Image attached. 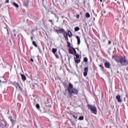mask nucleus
Instances as JSON below:
<instances>
[{
  "instance_id": "f257e3e1",
  "label": "nucleus",
  "mask_w": 128,
  "mask_h": 128,
  "mask_svg": "<svg viewBox=\"0 0 128 128\" xmlns=\"http://www.w3.org/2000/svg\"><path fill=\"white\" fill-rule=\"evenodd\" d=\"M66 90L68 92L70 98H72L74 94L78 95V90L76 88H74V86L72 83L68 84V87L65 90V91L66 92Z\"/></svg>"
},
{
  "instance_id": "f03ea898",
  "label": "nucleus",
  "mask_w": 128,
  "mask_h": 128,
  "mask_svg": "<svg viewBox=\"0 0 128 128\" xmlns=\"http://www.w3.org/2000/svg\"><path fill=\"white\" fill-rule=\"evenodd\" d=\"M115 60L118 64H120L121 66H126L128 64V60L126 58V56H120L118 58H116Z\"/></svg>"
},
{
  "instance_id": "7ed1b4c3",
  "label": "nucleus",
  "mask_w": 128,
  "mask_h": 128,
  "mask_svg": "<svg viewBox=\"0 0 128 128\" xmlns=\"http://www.w3.org/2000/svg\"><path fill=\"white\" fill-rule=\"evenodd\" d=\"M87 106L92 114H98V111L96 106L88 104Z\"/></svg>"
},
{
  "instance_id": "20e7f679",
  "label": "nucleus",
  "mask_w": 128,
  "mask_h": 128,
  "mask_svg": "<svg viewBox=\"0 0 128 128\" xmlns=\"http://www.w3.org/2000/svg\"><path fill=\"white\" fill-rule=\"evenodd\" d=\"M68 52L71 54H76V48H74V47H70L69 48Z\"/></svg>"
},
{
  "instance_id": "39448f33",
  "label": "nucleus",
  "mask_w": 128,
  "mask_h": 128,
  "mask_svg": "<svg viewBox=\"0 0 128 128\" xmlns=\"http://www.w3.org/2000/svg\"><path fill=\"white\" fill-rule=\"evenodd\" d=\"M12 84L16 88H19L20 90H22V88L20 86V84L18 82H14L12 83Z\"/></svg>"
},
{
  "instance_id": "423d86ee",
  "label": "nucleus",
  "mask_w": 128,
  "mask_h": 128,
  "mask_svg": "<svg viewBox=\"0 0 128 128\" xmlns=\"http://www.w3.org/2000/svg\"><path fill=\"white\" fill-rule=\"evenodd\" d=\"M28 4H30V0H26L23 2V6L26 8H28Z\"/></svg>"
},
{
  "instance_id": "0eeeda50",
  "label": "nucleus",
  "mask_w": 128,
  "mask_h": 128,
  "mask_svg": "<svg viewBox=\"0 0 128 128\" xmlns=\"http://www.w3.org/2000/svg\"><path fill=\"white\" fill-rule=\"evenodd\" d=\"M56 30L58 34H64V30L63 28H60L59 30Z\"/></svg>"
},
{
  "instance_id": "6e6552de",
  "label": "nucleus",
  "mask_w": 128,
  "mask_h": 128,
  "mask_svg": "<svg viewBox=\"0 0 128 128\" xmlns=\"http://www.w3.org/2000/svg\"><path fill=\"white\" fill-rule=\"evenodd\" d=\"M88 67L85 68H84V76H88Z\"/></svg>"
},
{
  "instance_id": "1a4fd4ad",
  "label": "nucleus",
  "mask_w": 128,
  "mask_h": 128,
  "mask_svg": "<svg viewBox=\"0 0 128 128\" xmlns=\"http://www.w3.org/2000/svg\"><path fill=\"white\" fill-rule=\"evenodd\" d=\"M116 100H118V102H122V100L120 98V95H117L116 96Z\"/></svg>"
},
{
  "instance_id": "9d476101",
  "label": "nucleus",
  "mask_w": 128,
  "mask_h": 128,
  "mask_svg": "<svg viewBox=\"0 0 128 128\" xmlns=\"http://www.w3.org/2000/svg\"><path fill=\"white\" fill-rule=\"evenodd\" d=\"M21 78L23 82H25V80H26V75L24 74H21Z\"/></svg>"
},
{
  "instance_id": "9b49d317",
  "label": "nucleus",
  "mask_w": 128,
  "mask_h": 128,
  "mask_svg": "<svg viewBox=\"0 0 128 128\" xmlns=\"http://www.w3.org/2000/svg\"><path fill=\"white\" fill-rule=\"evenodd\" d=\"M104 66L106 68H110V62H106L104 64Z\"/></svg>"
},
{
  "instance_id": "f8f14e48",
  "label": "nucleus",
  "mask_w": 128,
  "mask_h": 128,
  "mask_svg": "<svg viewBox=\"0 0 128 128\" xmlns=\"http://www.w3.org/2000/svg\"><path fill=\"white\" fill-rule=\"evenodd\" d=\"M76 38L78 40V44L80 46V38L78 36H76Z\"/></svg>"
},
{
  "instance_id": "ddd939ff",
  "label": "nucleus",
  "mask_w": 128,
  "mask_h": 128,
  "mask_svg": "<svg viewBox=\"0 0 128 128\" xmlns=\"http://www.w3.org/2000/svg\"><path fill=\"white\" fill-rule=\"evenodd\" d=\"M64 36L66 40V42H68V33H64Z\"/></svg>"
},
{
  "instance_id": "4468645a",
  "label": "nucleus",
  "mask_w": 128,
  "mask_h": 128,
  "mask_svg": "<svg viewBox=\"0 0 128 128\" xmlns=\"http://www.w3.org/2000/svg\"><path fill=\"white\" fill-rule=\"evenodd\" d=\"M74 60L76 64H80V60L78 59V58H74Z\"/></svg>"
},
{
  "instance_id": "2eb2a0df",
  "label": "nucleus",
  "mask_w": 128,
  "mask_h": 128,
  "mask_svg": "<svg viewBox=\"0 0 128 128\" xmlns=\"http://www.w3.org/2000/svg\"><path fill=\"white\" fill-rule=\"evenodd\" d=\"M8 118L10 120V122H12V124H14L16 121L12 119V116H9Z\"/></svg>"
},
{
  "instance_id": "dca6fc26",
  "label": "nucleus",
  "mask_w": 128,
  "mask_h": 128,
  "mask_svg": "<svg viewBox=\"0 0 128 128\" xmlns=\"http://www.w3.org/2000/svg\"><path fill=\"white\" fill-rule=\"evenodd\" d=\"M73 56H75L76 57H74V58H80V55L76 53V54H73Z\"/></svg>"
},
{
  "instance_id": "f3484780",
  "label": "nucleus",
  "mask_w": 128,
  "mask_h": 128,
  "mask_svg": "<svg viewBox=\"0 0 128 128\" xmlns=\"http://www.w3.org/2000/svg\"><path fill=\"white\" fill-rule=\"evenodd\" d=\"M68 36H69V38H72V32H70V30H68Z\"/></svg>"
},
{
  "instance_id": "a211bd4d",
  "label": "nucleus",
  "mask_w": 128,
  "mask_h": 128,
  "mask_svg": "<svg viewBox=\"0 0 128 128\" xmlns=\"http://www.w3.org/2000/svg\"><path fill=\"white\" fill-rule=\"evenodd\" d=\"M63 86L64 88H68V84L66 82H63Z\"/></svg>"
},
{
  "instance_id": "6ab92c4d",
  "label": "nucleus",
  "mask_w": 128,
  "mask_h": 128,
  "mask_svg": "<svg viewBox=\"0 0 128 128\" xmlns=\"http://www.w3.org/2000/svg\"><path fill=\"white\" fill-rule=\"evenodd\" d=\"M57 50H58V49H56V48H53L52 49V53L54 54H56V52Z\"/></svg>"
},
{
  "instance_id": "aec40b11",
  "label": "nucleus",
  "mask_w": 128,
  "mask_h": 128,
  "mask_svg": "<svg viewBox=\"0 0 128 128\" xmlns=\"http://www.w3.org/2000/svg\"><path fill=\"white\" fill-rule=\"evenodd\" d=\"M12 5L14 6H15V8H18V6H19L18 5V4H16L14 2L12 3Z\"/></svg>"
},
{
  "instance_id": "412c9836",
  "label": "nucleus",
  "mask_w": 128,
  "mask_h": 128,
  "mask_svg": "<svg viewBox=\"0 0 128 128\" xmlns=\"http://www.w3.org/2000/svg\"><path fill=\"white\" fill-rule=\"evenodd\" d=\"M86 16L87 18H90V15L89 14L88 12H86Z\"/></svg>"
},
{
  "instance_id": "4be33fe9",
  "label": "nucleus",
  "mask_w": 128,
  "mask_h": 128,
  "mask_svg": "<svg viewBox=\"0 0 128 128\" xmlns=\"http://www.w3.org/2000/svg\"><path fill=\"white\" fill-rule=\"evenodd\" d=\"M67 44H68V47L69 48H72V46H70V42L68 41H67Z\"/></svg>"
},
{
  "instance_id": "5701e85b",
  "label": "nucleus",
  "mask_w": 128,
  "mask_h": 128,
  "mask_svg": "<svg viewBox=\"0 0 128 128\" xmlns=\"http://www.w3.org/2000/svg\"><path fill=\"white\" fill-rule=\"evenodd\" d=\"M32 44L33 46H35L36 48H38V44H36V42L34 41L32 42Z\"/></svg>"
},
{
  "instance_id": "b1692460",
  "label": "nucleus",
  "mask_w": 128,
  "mask_h": 128,
  "mask_svg": "<svg viewBox=\"0 0 128 128\" xmlns=\"http://www.w3.org/2000/svg\"><path fill=\"white\" fill-rule=\"evenodd\" d=\"M88 58L85 57V58H84V62H88Z\"/></svg>"
},
{
  "instance_id": "393cba45",
  "label": "nucleus",
  "mask_w": 128,
  "mask_h": 128,
  "mask_svg": "<svg viewBox=\"0 0 128 128\" xmlns=\"http://www.w3.org/2000/svg\"><path fill=\"white\" fill-rule=\"evenodd\" d=\"M80 120H84V116H80L78 118Z\"/></svg>"
},
{
  "instance_id": "a878e982",
  "label": "nucleus",
  "mask_w": 128,
  "mask_h": 128,
  "mask_svg": "<svg viewBox=\"0 0 128 128\" xmlns=\"http://www.w3.org/2000/svg\"><path fill=\"white\" fill-rule=\"evenodd\" d=\"M79 30H80V28H78V27H76L74 28L75 32H78Z\"/></svg>"
},
{
  "instance_id": "bb28decb",
  "label": "nucleus",
  "mask_w": 128,
  "mask_h": 128,
  "mask_svg": "<svg viewBox=\"0 0 128 128\" xmlns=\"http://www.w3.org/2000/svg\"><path fill=\"white\" fill-rule=\"evenodd\" d=\"M36 108H38V110H40V104H36Z\"/></svg>"
},
{
  "instance_id": "cd10ccee",
  "label": "nucleus",
  "mask_w": 128,
  "mask_h": 128,
  "mask_svg": "<svg viewBox=\"0 0 128 128\" xmlns=\"http://www.w3.org/2000/svg\"><path fill=\"white\" fill-rule=\"evenodd\" d=\"M70 122H71L72 126H76V123H74L72 120H70Z\"/></svg>"
},
{
  "instance_id": "c85d7f7f",
  "label": "nucleus",
  "mask_w": 128,
  "mask_h": 128,
  "mask_svg": "<svg viewBox=\"0 0 128 128\" xmlns=\"http://www.w3.org/2000/svg\"><path fill=\"white\" fill-rule=\"evenodd\" d=\"M56 58H60V57L58 56V54L55 53V54H54Z\"/></svg>"
},
{
  "instance_id": "c756f323",
  "label": "nucleus",
  "mask_w": 128,
  "mask_h": 128,
  "mask_svg": "<svg viewBox=\"0 0 128 128\" xmlns=\"http://www.w3.org/2000/svg\"><path fill=\"white\" fill-rule=\"evenodd\" d=\"M72 116L74 118H78V116H76L74 114L72 115Z\"/></svg>"
},
{
  "instance_id": "7c9ffc66",
  "label": "nucleus",
  "mask_w": 128,
  "mask_h": 128,
  "mask_svg": "<svg viewBox=\"0 0 128 128\" xmlns=\"http://www.w3.org/2000/svg\"><path fill=\"white\" fill-rule=\"evenodd\" d=\"M116 58H117V57L116 56L113 55L112 56V58H113V59L114 58L115 60H116Z\"/></svg>"
},
{
  "instance_id": "2f4dec72",
  "label": "nucleus",
  "mask_w": 128,
  "mask_h": 128,
  "mask_svg": "<svg viewBox=\"0 0 128 128\" xmlns=\"http://www.w3.org/2000/svg\"><path fill=\"white\" fill-rule=\"evenodd\" d=\"M30 62H34V58H30Z\"/></svg>"
},
{
  "instance_id": "473e14b6",
  "label": "nucleus",
  "mask_w": 128,
  "mask_h": 128,
  "mask_svg": "<svg viewBox=\"0 0 128 128\" xmlns=\"http://www.w3.org/2000/svg\"><path fill=\"white\" fill-rule=\"evenodd\" d=\"M100 66L102 68V70H104V66H102V64H100Z\"/></svg>"
},
{
  "instance_id": "72a5a7b5",
  "label": "nucleus",
  "mask_w": 128,
  "mask_h": 128,
  "mask_svg": "<svg viewBox=\"0 0 128 128\" xmlns=\"http://www.w3.org/2000/svg\"><path fill=\"white\" fill-rule=\"evenodd\" d=\"M37 48H38V50L39 52H42V50H40V47L38 46Z\"/></svg>"
},
{
  "instance_id": "f704fd0d",
  "label": "nucleus",
  "mask_w": 128,
  "mask_h": 128,
  "mask_svg": "<svg viewBox=\"0 0 128 128\" xmlns=\"http://www.w3.org/2000/svg\"><path fill=\"white\" fill-rule=\"evenodd\" d=\"M76 18H80V14H77L76 16Z\"/></svg>"
},
{
  "instance_id": "c9c22d12",
  "label": "nucleus",
  "mask_w": 128,
  "mask_h": 128,
  "mask_svg": "<svg viewBox=\"0 0 128 128\" xmlns=\"http://www.w3.org/2000/svg\"><path fill=\"white\" fill-rule=\"evenodd\" d=\"M9 0H6V2H5V4H8L9 2Z\"/></svg>"
},
{
  "instance_id": "e433bc0d",
  "label": "nucleus",
  "mask_w": 128,
  "mask_h": 128,
  "mask_svg": "<svg viewBox=\"0 0 128 128\" xmlns=\"http://www.w3.org/2000/svg\"><path fill=\"white\" fill-rule=\"evenodd\" d=\"M34 80H38V77L35 76V77L34 78Z\"/></svg>"
},
{
  "instance_id": "4c0bfd02",
  "label": "nucleus",
  "mask_w": 128,
  "mask_h": 128,
  "mask_svg": "<svg viewBox=\"0 0 128 128\" xmlns=\"http://www.w3.org/2000/svg\"><path fill=\"white\" fill-rule=\"evenodd\" d=\"M48 21L52 24V20H49Z\"/></svg>"
},
{
  "instance_id": "58836bf2",
  "label": "nucleus",
  "mask_w": 128,
  "mask_h": 128,
  "mask_svg": "<svg viewBox=\"0 0 128 128\" xmlns=\"http://www.w3.org/2000/svg\"><path fill=\"white\" fill-rule=\"evenodd\" d=\"M3 126H4V128H8L6 127V124H4Z\"/></svg>"
},
{
  "instance_id": "ea45409f",
  "label": "nucleus",
  "mask_w": 128,
  "mask_h": 128,
  "mask_svg": "<svg viewBox=\"0 0 128 128\" xmlns=\"http://www.w3.org/2000/svg\"><path fill=\"white\" fill-rule=\"evenodd\" d=\"M12 32H14V34H16V30H13Z\"/></svg>"
},
{
  "instance_id": "a19ab883",
  "label": "nucleus",
  "mask_w": 128,
  "mask_h": 128,
  "mask_svg": "<svg viewBox=\"0 0 128 128\" xmlns=\"http://www.w3.org/2000/svg\"><path fill=\"white\" fill-rule=\"evenodd\" d=\"M112 44V41L109 40L108 41V44Z\"/></svg>"
},
{
  "instance_id": "79ce46f5",
  "label": "nucleus",
  "mask_w": 128,
  "mask_h": 128,
  "mask_svg": "<svg viewBox=\"0 0 128 128\" xmlns=\"http://www.w3.org/2000/svg\"><path fill=\"white\" fill-rule=\"evenodd\" d=\"M53 14H54L56 18V14H54V12L52 13Z\"/></svg>"
},
{
  "instance_id": "37998d69",
  "label": "nucleus",
  "mask_w": 128,
  "mask_h": 128,
  "mask_svg": "<svg viewBox=\"0 0 128 128\" xmlns=\"http://www.w3.org/2000/svg\"><path fill=\"white\" fill-rule=\"evenodd\" d=\"M16 33H14V36L16 37Z\"/></svg>"
},
{
  "instance_id": "c03bdc74",
  "label": "nucleus",
  "mask_w": 128,
  "mask_h": 128,
  "mask_svg": "<svg viewBox=\"0 0 128 128\" xmlns=\"http://www.w3.org/2000/svg\"><path fill=\"white\" fill-rule=\"evenodd\" d=\"M100 2H102V0H100Z\"/></svg>"
},
{
  "instance_id": "a18cd8bd",
  "label": "nucleus",
  "mask_w": 128,
  "mask_h": 128,
  "mask_svg": "<svg viewBox=\"0 0 128 128\" xmlns=\"http://www.w3.org/2000/svg\"><path fill=\"white\" fill-rule=\"evenodd\" d=\"M31 40H34V38H32V37H31Z\"/></svg>"
},
{
  "instance_id": "49530a36",
  "label": "nucleus",
  "mask_w": 128,
  "mask_h": 128,
  "mask_svg": "<svg viewBox=\"0 0 128 128\" xmlns=\"http://www.w3.org/2000/svg\"><path fill=\"white\" fill-rule=\"evenodd\" d=\"M76 48V50H78V48Z\"/></svg>"
},
{
  "instance_id": "de8ad7c7",
  "label": "nucleus",
  "mask_w": 128,
  "mask_h": 128,
  "mask_svg": "<svg viewBox=\"0 0 128 128\" xmlns=\"http://www.w3.org/2000/svg\"><path fill=\"white\" fill-rule=\"evenodd\" d=\"M8 34V30L7 29Z\"/></svg>"
},
{
  "instance_id": "09e8293b",
  "label": "nucleus",
  "mask_w": 128,
  "mask_h": 128,
  "mask_svg": "<svg viewBox=\"0 0 128 128\" xmlns=\"http://www.w3.org/2000/svg\"><path fill=\"white\" fill-rule=\"evenodd\" d=\"M68 128H72V127H68Z\"/></svg>"
},
{
  "instance_id": "8fccbe9b",
  "label": "nucleus",
  "mask_w": 128,
  "mask_h": 128,
  "mask_svg": "<svg viewBox=\"0 0 128 128\" xmlns=\"http://www.w3.org/2000/svg\"><path fill=\"white\" fill-rule=\"evenodd\" d=\"M0 82H2V80H0Z\"/></svg>"
},
{
  "instance_id": "3c124183",
  "label": "nucleus",
  "mask_w": 128,
  "mask_h": 128,
  "mask_svg": "<svg viewBox=\"0 0 128 128\" xmlns=\"http://www.w3.org/2000/svg\"><path fill=\"white\" fill-rule=\"evenodd\" d=\"M79 52H80V50Z\"/></svg>"
}]
</instances>
